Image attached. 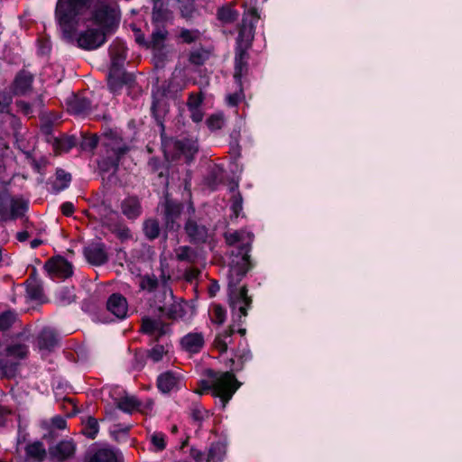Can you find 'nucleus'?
<instances>
[{
	"mask_svg": "<svg viewBox=\"0 0 462 462\" xmlns=\"http://www.w3.org/2000/svg\"><path fill=\"white\" fill-rule=\"evenodd\" d=\"M226 311L220 305H215L213 308L212 321L217 324H223L226 319Z\"/></svg>",
	"mask_w": 462,
	"mask_h": 462,
	"instance_id": "nucleus-53",
	"label": "nucleus"
},
{
	"mask_svg": "<svg viewBox=\"0 0 462 462\" xmlns=\"http://www.w3.org/2000/svg\"><path fill=\"white\" fill-rule=\"evenodd\" d=\"M143 231H161L158 220L150 218L144 221Z\"/></svg>",
	"mask_w": 462,
	"mask_h": 462,
	"instance_id": "nucleus-63",
	"label": "nucleus"
},
{
	"mask_svg": "<svg viewBox=\"0 0 462 462\" xmlns=\"http://www.w3.org/2000/svg\"><path fill=\"white\" fill-rule=\"evenodd\" d=\"M38 54L42 56L48 55L51 51L50 42L47 40H38Z\"/></svg>",
	"mask_w": 462,
	"mask_h": 462,
	"instance_id": "nucleus-61",
	"label": "nucleus"
},
{
	"mask_svg": "<svg viewBox=\"0 0 462 462\" xmlns=\"http://www.w3.org/2000/svg\"><path fill=\"white\" fill-rule=\"evenodd\" d=\"M179 10L180 13V16L184 18L186 21L193 19L195 15L198 14L195 0L180 1Z\"/></svg>",
	"mask_w": 462,
	"mask_h": 462,
	"instance_id": "nucleus-39",
	"label": "nucleus"
},
{
	"mask_svg": "<svg viewBox=\"0 0 462 462\" xmlns=\"http://www.w3.org/2000/svg\"><path fill=\"white\" fill-rule=\"evenodd\" d=\"M120 78L123 81V86H131L135 81L134 75L124 70V69L121 70Z\"/></svg>",
	"mask_w": 462,
	"mask_h": 462,
	"instance_id": "nucleus-64",
	"label": "nucleus"
},
{
	"mask_svg": "<svg viewBox=\"0 0 462 462\" xmlns=\"http://www.w3.org/2000/svg\"><path fill=\"white\" fill-rule=\"evenodd\" d=\"M2 282L5 283L10 288V291H9V293L7 295V298L9 299V300L13 304H16V302H17V300H16V296H17L16 290L19 289L22 291L21 285H19V284L15 285V283L14 282L12 277L9 276V275H5L4 277H2Z\"/></svg>",
	"mask_w": 462,
	"mask_h": 462,
	"instance_id": "nucleus-46",
	"label": "nucleus"
},
{
	"mask_svg": "<svg viewBox=\"0 0 462 462\" xmlns=\"http://www.w3.org/2000/svg\"><path fill=\"white\" fill-rule=\"evenodd\" d=\"M98 430L99 425L97 420L92 416H88L86 421L83 422L81 433L85 435L87 438L94 439H96Z\"/></svg>",
	"mask_w": 462,
	"mask_h": 462,
	"instance_id": "nucleus-40",
	"label": "nucleus"
},
{
	"mask_svg": "<svg viewBox=\"0 0 462 462\" xmlns=\"http://www.w3.org/2000/svg\"><path fill=\"white\" fill-rule=\"evenodd\" d=\"M85 462H125L122 452L116 448L97 444L92 445L86 452Z\"/></svg>",
	"mask_w": 462,
	"mask_h": 462,
	"instance_id": "nucleus-10",
	"label": "nucleus"
},
{
	"mask_svg": "<svg viewBox=\"0 0 462 462\" xmlns=\"http://www.w3.org/2000/svg\"><path fill=\"white\" fill-rule=\"evenodd\" d=\"M200 32L198 29L189 30L187 28H181L179 33V39L183 43L191 44L196 42L200 38Z\"/></svg>",
	"mask_w": 462,
	"mask_h": 462,
	"instance_id": "nucleus-43",
	"label": "nucleus"
},
{
	"mask_svg": "<svg viewBox=\"0 0 462 462\" xmlns=\"http://www.w3.org/2000/svg\"><path fill=\"white\" fill-rule=\"evenodd\" d=\"M203 375L210 381L206 379L199 380V385L200 390L197 393L201 395L211 391L214 397L219 398L222 409H225L241 386V383L237 381L236 377L233 376L231 372H221L207 368L203 371Z\"/></svg>",
	"mask_w": 462,
	"mask_h": 462,
	"instance_id": "nucleus-5",
	"label": "nucleus"
},
{
	"mask_svg": "<svg viewBox=\"0 0 462 462\" xmlns=\"http://www.w3.org/2000/svg\"><path fill=\"white\" fill-rule=\"evenodd\" d=\"M76 452V444L72 439H63L49 448L50 457L56 462H64L71 458Z\"/></svg>",
	"mask_w": 462,
	"mask_h": 462,
	"instance_id": "nucleus-21",
	"label": "nucleus"
},
{
	"mask_svg": "<svg viewBox=\"0 0 462 462\" xmlns=\"http://www.w3.org/2000/svg\"><path fill=\"white\" fill-rule=\"evenodd\" d=\"M98 144V138L97 136H90L83 138L80 146L83 150H93Z\"/></svg>",
	"mask_w": 462,
	"mask_h": 462,
	"instance_id": "nucleus-59",
	"label": "nucleus"
},
{
	"mask_svg": "<svg viewBox=\"0 0 462 462\" xmlns=\"http://www.w3.org/2000/svg\"><path fill=\"white\" fill-rule=\"evenodd\" d=\"M183 202L174 199L168 190H162L157 211L162 217L164 231H199V225L195 216V208L192 202L184 210Z\"/></svg>",
	"mask_w": 462,
	"mask_h": 462,
	"instance_id": "nucleus-3",
	"label": "nucleus"
},
{
	"mask_svg": "<svg viewBox=\"0 0 462 462\" xmlns=\"http://www.w3.org/2000/svg\"><path fill=\"white\" fill-rule=\"evenodd\" d=\"M11 328H19L21 330L24 327H23L22 320L16 310L10 309L2 310V338L12 335V333L9 332Z\"/></svg>",
	"mask_w": 462,
	"mask_h": 462,
	"instance_id": "nucleus-25",
	"label": "nucleus"
},
{
	"mask_svg": "<svg viewBox=\"0 0 462 462\" xmlns=\"http://www.w3.org/2000/svg\"><path fill=\"white\" fill-rule=\"evenodd\" d=\"M41 132L46 136V141L51 143L56 136L53 135V125L48 121L41 125Z\"/></svg>",
	"mask_w": 462,
	"mask_h": 462,
	"instance_id": "nucleus-55",
	"label": "nucleus"
},
{
	"mask_svg": "<svg viewBox=\"0 0 462 462\" xmlns=\"http://www.w3.org/2000/svg\"><path fill=\"white\" fill-rule=\"evenodd\" d=\"M151 441L158 451H162L166 448L165 435L162 432L153 433L151 437Z\"/></svg>",
	"mask_w": 462,
	"mask_h": 462,
	"instance_id": "nucleus-54",
	"label": "nucleus"
},
{
	"mask_svg": "<svg viewBox=\"0 0 462 462\" xmlns=\"http://www.w3.org/2000/svg\"><path fill=\"white\" fill-rule=\"evenodd\" d=\"M230 208L234 215L238 217L243 209V197L240 191L232 195Z\"/></svg>",
	"mask_w": 462,
	"mask_h": 462,
	"instance_id": "nucleus-51",
	"label": "nucleus"
},
{
	"mask_svg": "<svg viewBox=\"0 0 462 462\" xmlns=\"http://www.w3.org/2000/svg\"><path fill=\"white\" fill-rule=\"evenodd\" d=\"M65 104L69 114L73 116H87L92 110V102L89 98L76 93H71Z\"/></svg>",
	"mask_w": 462,
	"mask_h": 462,
	"instance_id": "nucleus-19",
	"label": "nucleus"
},
{
	"mask_svg": "<svg viewBox=\"0 0 462 462\" xmlns=\"http://www.w3.org/2000/svg\"><path fill=\"white\" fill-rule=\"evenodd\" d=\"M160 322L151 318H145L142 322V332L146 335L153 336L157 331Z\"/></svg>",
	"mask_w": 462,
	"mask_h": 462,
	"instance_id": "nucleus-49",
	"label": "nucleus"
},
{
	"mask_svg": "<svg viewBox=\"0 0 462 462\" xmlns=\"http://www.w3.org/2000/svg\"><path fill=\"white\" fill-rule=\"evenodd\" d=\"M217 17L223 23H232L238 19L239 13L229 5H224L217 9Z\"/></svg>",
	"mask_w": 462,
	"mask_h": 462,
	"instance_id": "nucleus-38",
	"label": "nucleus"
},
{
	"mask_svg": "<svg viewBox=\"0 0 462 462\" xmlns=\"http://www.w3.org/2000/svg\"><path fill=\"white\" fill-rule=\"evenodd\" d=\"M160 312L171 320L183 319L186 315L185 306L180 302H173L171 305H164L159 308Z\"/></svg>",
	"mask_w": 462,
	"mask_h": 462,
	"instance_id": "nucleus-31",
	"label": "nucleus"
},
{
	"mask_svg": "<svg viewBox=\"0 0 462 462\" xmlns=\"http://www.w3.org/2000/svg\"><path fill=\"white\" fill-rule=\"evenodd\" d=\"M72 180V176L69 172L62 168H57L55 171V180L52 183V190L59 193L68 189Z\"/></svg>",
	"mask_w": 462,
	"mask_h": 462,
	"instance_id": "nucleus-29",
	"label": "nucleus"
},
{
	"mask_svg": "<svg viewBox=\"0 0 462 462\" xmlns=\"http://www.w3.org/2000/svg\"><path fill=\"white\" fill-rule=\"evenodd\" d=\"M207 125L210 129H220L222 126V117L217 115H211L207 119Z\"/></svg>",
	"mask_w": 462,
	"mask_h": 462,
	"instance_id": "nucleus-60",
	"label": "nucleus"
},
{
	"mask_svg": "<svg viewBox=\"0 0 462 462\" xmlns=\"http://www.w3.org/2000/svg\"><path fill=\"white\" fill-rule=\"evenodd\" d=\"M169 163L157 156L151 157L147 163L149 171L156 175L153 185L162 187V190L169 188Z\"/></svg>",
	"mask_w": 462,
	"mask_h": 462,
	"instance_id": "nucleus-13",
	"label": "nucleus"
},
{
	"mask_svg": "<svg viewBox=\"0 0 462 462\" xmlns=\"http://www.w3.org/2000/svg\"><path fill=\"white\" fill-rule=\"evenodd\" d=\"M24 462H42L47 456L44 445L40 440L27 444L24 448Z\"/></svg>",
	"mask_w": 462,
	"mask_h": 462,
	"instance_id": "nucleus-27",
	"label": "nucleus"
},
{
	"mask_svg": "<svg viewBox=\"0 0 462 462\" xmlns=\"http://www.w3.org/2000/svg\"><path fill=\"white\" fill-rule=\"evenodd\" d=\"M78 143V138L75 135L63 134L56 137L51 143L53 149L58 152H68Z\"/></svg>",
	"mask_w": 462,
	"mask_h": 462,
	"instance_id": "nucleus-30",
	"label": "nucleus"
},
{
	"mask_svg": "<svg viewBox=\"0 0 462 462\" xmlns=\"http://www.w3.org/2000/svg\"><path fill=\"white\" fill-rule=\"evenodd\" d=\"M250 45L237 44L234 60V81L236 85L243 84V78L247 75L249 70V54L247 48Z\"/></svg>",
	"mask_w": 462,
	"mask_h": 462,
	"instance_id": "nucleus-14",
	"label": "nucleus"
},
{
	"mask_svg": "<svg viewBox=\"0 0 462 462\" xmlns=\"http://www.w3.org/2000/svg\"><path fill=\"white\" fill-rule=\"evenodd\" d=\"M29 210V200L22 197H13L9 208L2 204V222L16 220L25 217Z\"/></svg>",
	"mask_w": 462,
	"mask_h": 462,
	"instance_id": "nucleus-15",
	"label": "nucleus"
},
{
	"mask_svg": "<svg viewBox=\"0 0 462 462\" xmlns=\"http://www.w3.org/2000/svg\"><path fill=\"white\" fill-rule=\"evenodd\" d=\"M122 213L130 220L139 217L143 212L141 201L136 196H128L121 201Z\"/></svg>",
	"mask_w": 462,
	"mask_h": 462,
	"instance_id": "nucleus-26",
	"label": "nucleus"
},
{
	"mask_svg": "<svg viewBox=\"0 0 462 462\" xmlns=\"http://www.w3.org/2000/svg\"><path fill=\"white\" fill-rule=\"evenodd\" d=\"M116 408L128 414H132L134 411H143L141 409V402L134 396L128 395L120 398L116 402Z\"/></svg>",
	"mask_w": 462,
	"mask_h": 462,
	"instance_id": "nucleus-33",
	"label": "nucleus"
},
{
	"mask_svg": "<svg viewBox=\"0 0 462 462\" xmlns=\"http://www.w3.org/2000/svg\"><path fill=\"white\" fill-rule=\"evenodd\" d=\"M226 453V446L224 442L211 443L206 457V462H222Z\"/></svg>",
	"mask_w": 462,
	"mask_h": 462,
	"instance_id": "nucleus-32",
	"label": "nucleus"
},
{
	"mask_svg": "<svg viewBox=\"0 0 462 462\" xmlns=\"http://www.w3.org/2000/svg\"><path fill=\"white\" fill-rule=\"evenodd\" d=\"M79 20V18L75 19L69 25L71 41L66 38V33L64 32L66 27L62 23H57L61 31V38L66 43L75 44L78 48L89 51L102 47L107 42L108 37L111 36L97 27H87L77 35V25Z\"/></svg>",
	"mask_w": 462,
	"mask_h": 462,
	"instance_id": "nucleus-6",
	"label": "nucleus"
},
{
	"mask_svg": "<svg viewBox=\"0 0 462 462\" xmlns=\"http://www.w3.org/2000/svg\"><path fill=\"white\" fill-rule=\"evenodd\" d=\"M58 297H59V300L63 305H69L76 300V295L74 293V290H73V288H69V287L61 288V290L59 291Z\"/></svg>",
	"mask_w": 462,
	"mask_h": 462,
	"instance_id": "nucleus-48",
	"label": "nucleus"
},
{
	"mask_svg": "<svg viewBox=\"0 0 462 462\" xmlns=\"http://www.w3.org/2000/svg\"><path fill=\"white\" fill-rule=\"evenodd\" d=\"M260 19L258 10L252 7L244 13L241 23L238 25L237 44L250 45L254 39L256 23Z\"/></svg>",
	"mask_w": 462,
	"mask_h": 462,
	"instance_id": "nucleus-9",
	"label": "nucleus"
},
{
	"mask_svg": "<svg viewBox=\"0 0 462 462\" xmlns=\"http://www.w3.org/2000/svg\"><path fill=\"white\" fill-rule=\"evenodd\" d=\"M33 81L34 75L22 69L15 74L10 90L14 96H25L32 90Z\"/></svg>",
	"mask_w": 462,
	"mask_h": 462,
	"instance_id": "nucleus-20",
	"label": "nucleus"
},
{
	"mask_svg": "<svg viewBox=\"0 0 462 462\" xmlns=\"http://www.w3.org/2000/svg\"><path fill=\"white\" fill-rule=\"evenodd\" d=\"M193 250L189 246H180L177 257L180 261H192Z\"/></svg>",
	"mask_w": 462,
	"mask_h": 462,
	"instance_id": "nucleus-58",
	"label": "nucleus"
},
{
	"mask_svg": "<svg viewBox=\"0 0 462 462\" xmlns=\"http://www.w3.org/2000/svg\"><path fill=\"white\" fill-rule=\"evenodd\" d=\"M236 92L227 95L226 97V104L230 107H236L239 105L242 99L245 98L244 93V84L236 85Z\"/></svg>",
	"mask_w": 462,
	"mask_h": 462,
	"instance_id": "nucleus-45",
	"label": "nucleus"
},
{
	"mask_svg": "<svg viewBox=\"0 0 462 462\" xmlns=\"http://www.w3.org/2000/svg\"><path fill=\"white\" fill-rule=\"evenodd\" d=\"M8 102L6 100L5 96L2 92V114L6 113V116L2 118V125L8 123L12 128V134L16 141H18V136L20 135V129L22 127V123L20 118L17 116L8 113Z\"/></svg>",
	"mask_w": 462,
	"mask_h": 462,
	"instance_id": "nucleus-28",
	"label": "nucleus"
},
{
	"mask_svg": "<svg viewBox=\"0 0 462 462\" xmlns=\"http://www.w3.org/2000/svg\"><path fill=\"white\" fill-rule=\"evenodd\" d=\"M180 343L184 351L198 354L204 347L205 339L200 332H189L180 338Z\"/></svg>",
	"mask_w": 462,
	"mask_h": 462,
	"instance_id": "nucleus-23",
	"label": "nucleus"
},
{
	"mask_svg": "<svg viewBox=\"0 0 462 462\" xmlns=\"http://www.w3.org/2000/svg\"><path fill=\"white\" fill-rule=\"evenodd\" d=\"M224 169L218 165L213 166L208 172L205 182L207 186L212 190L217 189V188L223 182L224 179Z\"/></svg>",
	"mask_w": 462,
	"mask_h": 462,
	"instance_id": "nucleus-34",
	"label": "nucleus"
},
{
	"mask_svg": "<svg viewBox=\"0 0 462 462\" xmlns=\"http://www.w3.org/2000/svg\"><path fill=\"white\" fill-rule=\"evenodd\" d=\"M21 361L14 358H2V377H15L19 373Z\"/></svg>",
	"mask_w": 462,
	"mask_h": 462,
	"instance_id": "nucleus-35",
	"label": "nucleus"
},
{
	"mask_svg": "<svg viewBox=\"0 0 462 462\" xmlns=\"http://www.w3.org/2000/svg\"><path fill=\"white\" fill-rule=\"evenodd\" d=\"M120 74L121 72H116L114 69H109L107 76V88L113 94H119L124 88Z\"/></svg>",
	"mask_w": 462,
	"mask_h": 462,
	"instance_id": "nucleus-41",
	"label": "nucleus"
},
{
	"mask_svg": "<svg viewBox=\"0 0 462 462\" xmlns=\"http://www.w3.org/2000/svg\"><path fill=\"white\" fill-rule=\"evenodd\" d=\"M126 56V48L123 44L117 47L111 54V66L109 69H114L116 72H121L124 69Z\"/></svg>",
	"mask_w": 462,
	"mask_h": 462,
	"instance_id": "nucleus-36",
	"label": "nucleus"
},
{
	"mask_svg": "<svg viewBox=\"0 0 462 462\" xmlns=\"http://www.w3.org/2000/svg\"><path fill=\"white\" fill-rule=\"evenodd\" d=\"M157 104L158 101L153 99L151 106V114L161 126L162 147L164 159L168 162H178L183 160L186 164L189 165L193 162L196 154L199 152L198 141L189 137L180 139L167 137L164 133V125L157 115Z\"/></svg>",
	"mask_w": 462,
	"mask_h": 462,
	"instance_id": "nucleus-4",
	"label": "nucleus"
},
{
	"mask_svg": "<svg viewBox=\"0 0 462 462\" xmlns=\"http://www.w3.org/2000/svg\"><path fill=\"white\" fill-rule=\"evenodd\" d=\"M148 358L151 359L153 363L160 362L163 356L167 353L163 345L155 344L151 349L146 350Z\"/></svg>",
	"mask_w": 462,
	"mask_h": 462,
	"instance_id": "nucleus-47",
	"label": "nucleus"
},
{
	"mask_svg": "<svg viewBox=\"0 0 462 462\" xmlns=\"http://www.w3.org/2000/svg\"><path fill=\"white\" fill-rule=\"evenodd\" d=\"M143 290L148 291L149 292H152L157 290L159 286V282L156 276L154 275H145L143 277L140 284Z\"/></svg>",
	"mask_w": 462,
	"mask_h": 462,
	"instance_id": "nucleus-50",
	"label": "nucleus"
},
{
	"mask_svg": "<svg viewBox=\"0 0 462 462\" xmlns=\"http://www.w3.org/2000/svg\"><path fill=\"white\" fill-rule=\"evenodd\" d=\"M148 359V355L145 349H137L134 352L132 361L133 369L135 371H141L145 366Z\"/></svg>",
	"mask_w": 462,
	"mask_h": 462,
	"instance_id": "nucleus-44",
	"label": "nucleus"
},
{
	"mask_svg": "<svg viewBox=\"0 0 462 462\" xmlns=\"http://www.w3.org/2000/svg\"><path fill=\"white\" fill-rule=\"evenodd\" d=\"M202 102H203V95L201 93H199V94L190 93L187 105H188L189 109L199 108Z\"/></svg>",
	"mask_w": 462,
	"mask_h": 462,
	"instance_id": "nucleus-57",
	"label": "nucleus"
},
{
	"mask_svg": "<svg viewBox=\"0 0 462 462\" xmlns=\"http://www.w3.org/2000/svg\"><path fill=\"white\" fill-rule=\"evenodd\" d=\"M167 36L168 31L165 26L156 24L148 40L147 49H152L155 52V58L162 63H163L166 59V54L163 53L162 51Z\"/></svg>",
	"mask_w": 462,
	"mask_h": 462,
	"instance_id": "nucleus-16",
	"label": "nucleus"
},
{
	"mask_svg": "<svg viewBox=\"0 0 462 462\" xmlns=\"http://www.w3.org/2000/svg\"><path fill=\"white\" fill-rule=\"evenodd\" d=\"M206 60L207 56L205 55L204 51L200 50L192 51L189 55V61L196 66L203 65Z\"/></svg>",
	"mask_w": 462,
	"mask_h": 462,
	"instance_id": "nucleus-52",
	"label": "nucleus"
},
{
	"mask_svg": "<svg viewBox=\"0 0 462 462\" xmlns=\"http://www.w3.org/2000/svg\"><path fill=\"white\" fill-rule=\"evenodd\" d=\"M226 244L230 247L228 264L227 295L231 309L232 321L226 329L218 333L213 342L214 347L222 355L227 352L232 337L238 333L241 337L246 334L242 325L245 322L248 310L252 308L253 300L248 295L246 285L239 286L242 280L255 263L251 258L254 233H223Z\"/></svg>",
	"mask_w": 462,
	"mask_h": 462,
	"instance_id": "nucleus-1",
	"label": "nucleus"
},
{
	"mask_svg": "<svg viewBox=\"0 0 462 462\" xmlns=\"http://www.w3.org/2000/svg\"><path fill=\"white\" fill-rule=\"evenodd\" d=\"M106 310L120 320L126 319L128 317L126 298L119 292L112 293L106 300Z\"/></svg>",
	"mask_w": 462,
	"mask_h": 462,
	"instance_id": "nucleus-22",
	"label": "nucleus"
},
{
	"mask_svg": "<svg viewBox=\"0 0 462 462\" xmlns=\"http://www.w3.org/2000/svg\"><path fill=\"white\" fill-rule=\"evenodd\" d=\"M51 427L56 430H64L67 427V421L62 416L56 415L51 419Z\"/></svg>",
	"mask_w": 462,
	"mask_h": 462,
	"instance_id": "nucleus-62",
	"label": "nucleus"
},
{
	"mask_svg": "<svg viewBox=\"0 0 462 462\" xmlns=\"http://www.w3.org/2000/svg\"><path fill=\"white\" fill-rule=\"evenodd\" d=\"M169 18V11L163 6V4L160 0L153 1V7L152 13V23L156 24L163 25Z\"/></svg>",
	"mask_w": 462,
	"mask_h": 462,
	"instance_id": "nucleus-37",
	"label": "nucleus"
},
{
	"mask_svg": "<svg viewBox=\"0 0 462 462\" xmlns=\"http://www.w3.org/2000/svg\"><path fill=\"white\" fill-rule=\"evenodd\" d=\"M179 374L171 370L160 374L156 380L157 388L162 393H169L171 391L179 390Z\"/></svg>",
	"mask_w": 462,
	"mask_h": 462,
	"instance_id": "nucleus-24",
	"label": "nucleus"
},
{
	"mask_svg": "<svg viewBox=\"0 0 462 462\" xmlns=\"http://www.w3.org/2000/svg\"><path fill=\"white\" fill-rule=\"evenodd\" d=\"M240 343L237 348L232 349L233 357L229 358L226 362V366L229 367V371L236 377V373L242 371L245 368L246 363L250 362L253 358V354L249 349L247 344L241 347Z\"/></svg>",
	"mask_w": 462,
	"mask_h": 462,
	"instance_id": "nucleus-17",
	"label": "nucleus"
},
{
	"mask_svg": "<svg viewBox=\"0 0 462 462\" xmlns=\"http://www.w3.org/2000/svg\"><path fill=\"white\" fill-rule=\"evenodd\" d=\"M83 254L87 262L94 266H102L109 260L106 245L101 241V238H97L84 246Z\"/></svg>",
	"mask_w": 462,
	"mask_h": 462,
	"instance_id": "nucleus-12",
	"label": "nucleus"
},
{
	"mask_svg": "<svg viewBox=\"0 0 462 462\" xmlns=\"http://www.w3.org/2000/svg\"><path fill=\"white\" fill-rule=\"evenodd\" d=\"M105 152L97 162L98 171L103 176L106 173L113 177L118 171L122 158L129 152V146L117 136H112L104 143Z\"/></svg>",
	"mask_w": 462,
	"mask_h": 462,
	"instance_id": "nucleus-7",
	"label": "nucleus"
},
{
	"mask_svg": "<svg viewBox=\"0 0 462 462\" xmlns=\"http://www.w3.org/2000/svg\"><path fill=\"white\" fill-rule=\"evenodd\" d=\"M15 106L17 110L23 113L24 116H30L33 114V108L31 103L24 100H16Z\"/></svg>",
	"mask_w": 462,
	"mask_h": 462,
	"instance_id": "nucleus-56",
	"label": "nucleus"
},
{
	"mask_svg": "<svg viewBox=\"0 0 462 462\" xmlns=\"http://www.w3.org/2000/svg\"><path fill=\"white\" fill-rule=\"evenodd\" d=\"M31 337L30 329L23 328L19 331L12 333L2 338V346L5 345L2 355L6 358L23 360L29 355V346L27 345Z\"/></svg>",
	"mask_w": 462,
	"mask_h": 462,
	"instance_id": "nucleus-8",
	"label": "nucleus"
},
{
	"mask_svg": "<svg viewBox=\"0 0 462 462\" xmlns=\"http://www.w3.org/2000/svg\"><path fill=\"white\" fill-rule=\"evenodd\" d=\"M54 16L56 23L66 27V38L71 41L69 25L83 17L97 28L113 35L118 29L121 13L118 7L105 0H57Z\"/></svg>",
	"mask_w": 462,
	"mask_h": 462,
	"instance_id": "nucleus-2",
	"label": "nucleus"
},
{
	"mask_svg": "<svg viewBox=\"0 0 462 462\" xmlns=\"http://www.w3.org/2000/svg\"><path fill=\"white\" fill-rule=\"evenodd\" d=\"M60 343L58 332L51 327L42 328L36 337V346L42 352L51 353L60 346Z\"/></svg>",
	"mask_w": 462,
	"mask_h": 462,
	"instance_id": "nucleus-18",
	"label": "nucleus"
},
{
	"mask_svg": "<svg viewBox=\"0 0 462 462\" xmlns=\"http://www.w3.org/2000/svg\"><path fill=\"white\" fill-rule=\"evenodd\" d=\"M26 295L32 300H39L43 295L42 284L36 280L26 282Z\"/></svg>",
	"mask_w": 462,
	"mask_h": 462,
	"instance_id": "nucleus-42",
	"label": "nucleus"
},
{
	"mask_svg": "<svg viewBox=\"0 0 462 462\" xmlns=\"http://www.w3.org/2000/svg\"><path fill=\"white\" fill-rule=\"evenodd\" d=\"M44 269L51 278L67 279L73 274V265L64 256L57 255L45 262Z\"/></svg>",
	"mask_w": 462,
	"mask_h": 462,
	"instance_id": "nucleus-11",
	"label": "nucleus"
}]
</instances>
